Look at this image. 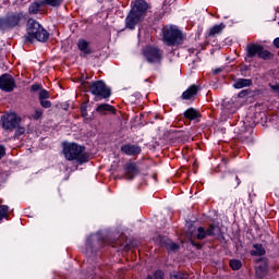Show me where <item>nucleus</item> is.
<instances>
[{
  "mask_svg": "<svg viewBox=\"0 0 279 279\" xmlns=\"http://www.w3.org/2000/svg\"><path fill=\"white\" fill-rule=\"evenodd\" d=\"M63 156L65 160H75L77 165H84L89 160L88 153H86V147L77 143L63 144Z\"/></svg>",
  "mask_w": 279,
  "mask_h": 279,
  "instance_id": "obj_1",
  "label": "nucleus"
},
{
  "mask_svg": "<svg viewBox=\"0 0 279 279\" xmlns=\"http://www.w3.org/2000/svg\"><path fill=\"white\" fill-rule=\"evenodd\" d=\"M147 10H149V4H147L145 0H136L134 2V7L125 19L128 29H134L136 25L143 21V16H145Z\"/></svg>",
  "mask_w": 279,
  "mask_h": 279,
  "instance_id": "obj_2",
  "label": "nucleus"
},
{
  "mask_svg": "<svg viewBox=\"0 0 279 279\" xmlns=\"http://www.w3.org/2000/svg\"><path fill=\"white\" fill-rule=\"evenodd\" d=\"M27 36L25 37L26 43H34V40H38L39 43H47L49 39V33L38 21L34 19H29L27 21L26 27Z\"/></svg>",
  "mask_w": 279,
  "mask_h": 279,
  "instance_id": "obj_3",
  "label": "nucleus"
},
{
  "mask_svg": "<svg viewBox=\"0 0 279 279\" xmlns=\"http://www.w3.org/2000/svg\"><path fill=\"white\" fill-rule=\"evenodd\" d=\"M239 108H241V98L239 96L223 99L220 113L221 121L232 119V114H234Z\"/></svg>",
  "mask_w": 279,
  "mask_h": 279,
  "instance_id": "obj_4",
  "label": "nucleus"
},
{
  "mask_svg": "<svg viewBox=\"0 0 279 279\" xmlns=\"http://www.w3.org/2000/svg\"><path fill=\"white\" fill-rule=\"evenodd\" d=\"M162 34L163 43H166L168 47H175V45L182 43V32H180L177 26H166Z\"/></svg>",
  "mask_w": 279,
  "mask_h": 279,
  "instance_id": "obj_5",
  "label": "nucleus"
},
{
  "mask_svg": "<svg viewBox=\"0 0 279 279\" xmlns=\"http://www.w3.org/2000/svg\"><path fill=\"white\" fill-rule=\"evenodd\" d=\"M23 21V13H9L5 17H0V32L19 27Z\"/></svg>",
  "mask_w": 279,
  "mask_h": 279,
  "instance_id": "obj_6",
  "label": "nucleus"
},
{
  "mask_svg": "<svg viewBox=\"0 0 279 279\" xmlns=\"http://www.w3.org/2000/svg\"><path fill=\"white\" fill-rule=\"evenodd\" d=\"M143 56L149 64H160L162 62V58H165L162 50L155 46H147L144 48Z\"/></svg>",
  "mask_w": 279,
  "mask_h": 279,
  "instance_id": "obj_7",
  "label": "nucleus"
},
{
  "mask_svg": "<svg viewBox=\"0 0 279 279\" xmlns=\"http://www.w3.org/2000/svg\"><path fill=\"white\" fill-rule=\"evenodd\" d=\"M89 90L95 97H100V99H108L112 95L110 87H107L104 81L92 83Z\"/></svg>",
  "mask_w": 279,
  "mask_h": 279,
  "instance_id": "obj_8",
  "label": "nucleus"
},
{
  "mask_svg": "<svg viewBox=\"0 0 279 279\" xmlns=\"http://www.w3.org/2000/svg\"><path fill=\"white\" fill-rule=\"evenodd\" d=\"M1 123L3 130H9V132H12V130H16V126L21 123V118H19L16 113H7L2 116Z\"/></svg>",
  "mask_w": 279,
  "mask_h": 279,
  "instance_id": "obj_9",
  "label": "nucleus"
},
{
  "mask_svg": "<svg viewBox=\"0 0 279 279\" xmlns=\"http://www.w3.org/2000/svg\"><path fill=\"white\" fill-rule=\"evenodd\" d=\"M219 232V227L215 225L209 226L208 229L198 227L196 230V239H198V241H203V239H206L207 236H217Z\"/></svg>",
  "mask_w": 279,
  "mask_h": 279,
  "instance_id": "obj_10",
  "label": "nucleus"
},
{
  "mask_svg": "<svg viewBox=\"0 0 279 279\" xmlns=\"http://www.w3.org/2000/svg\"><path fill=\"white\" fill-rule=\"evenodd\" d=\"M0 88L4 93H12L16 88V81L10 74H2L0 76Z\"/></svg>",
  "mask_w": 279,
  "mask_h": 279,
  "instance_id": "obj_11",
  "label": "nucleus"
},
{
  "mask_svg": "<svg viewBox=\"0 0 279 279\" xmlns=\"http://www.w3.org/2000/svg\"><path fill=\"white\" fill-rule=\"evenodd\" d=\"M260 45L258 44H248L246 46V56L244 58L245 62H252V58H255V56H259L260 51Z\"/></svg>",
  "mask_w": 279,
  "mask_h": 279,
  "instance_id": "obj_12",
  "label": "nucleus"
},
{
  "mask_svg": "<svg viewBox=\"0 0 279 279\" xmlns=\"http://www.w3.org/2000/svg\"><path fill=\"white\" fill-rule=\"evenodd\" d=\"M138 173H141V170L135 162H130L125 165L124 174L128 180H134V178H136Z\"/></svg>",
  "mask_w": 279,
  "mask_h": 279,
  "instance_id": "obj_13",
  "label": "nucleus"
},
{
  "mask_svg": "<svg viewBox=\"0 0 279 279\" xmlns=\"http://www.w3.org/2000/svg\"><path fill=\"white\" fill-rule=\"evenodd\" d=\"M121 151L122 154H125V156H138L142 149L138 145L124 144L121 146Z\"/></svg>",
  "mask_w": 279,
  "mask_h": 279,
  "instance_id": "obj_14",
  "label": "nucleus"
},
{
  "mask_svg": "<svg viewBox=\"0 0 279 279\" xmlns=\"http://www.w3.org/2000/svg\"><path fill=\"white\" fill-rule=\"evenodd\" d=\"M77 47L78 50L82 52L81 56H83V58H86V56H90V53H93L90 43L86 41V39H78Z\"/></svg>",
  "mask_w": 279,
  "mask_h": 279,
  "instance_id": "obj_15",
  "label": "nucleus"
},
{
  "mask_svg": "<svg viewBox=\"0 0 279 279\" xmlns=\"http://www.w3.org/2000/svg\"><path fill=\"white\" fill-rule=\"evenodd\" d=\"M252 86V80L250 78H238L233 83V88L240 90L241 88H247Z\"/></svg>",
  "mask_w": 279,
  "mask_h": 279,
  "instance_id": "obj_16",
  "label": "nucleus"
},
{
  "mask_svg": "<svg viewBox=\"0 0 279 279\" xmlns=\"http://www.w3.org/2000/svg\"><path fill=\"white\" fill-rule=\"evenodd\" d=\"M197 86L192 85L190 88H187L185 92H183L182 94V99L184 100H189V99H193V97H195V95H197Z\"/></svg>",
  "mask_w": 279,
  "mask_h": 279,
  "instance_id": "obj_17",
  "label": "nucleus"
},
{
  "mask_svg": "<svg viewBox=\"0 0 279 279\" xmlns=\"http://www.w3.org/2000/svg\"><path fill=\"white\" fill-rule=\"evenodd\" d=\"M96 111L100 114H106V112H112V114H114V112H117V109L111 105L101 104L96 108Z\"/></svg>",
  "mask_w": 279,
  "mask_h": 279,
  "instance_id": "obj_18",
  "label": "nucleus"
},
{
  "mask_svg": "<svg viewBox=\"0 0 279 279\" xmlns=\"http://www.w3.org/2000/svg\"><path fill=\"white\" fill-rule=\"evenodd\" d=\"M255 274L257 278H265V276H267V262H262L256 266Z\"/></svg>",
  "mask_w": 279,
  "mask_h": 279,
  "instance_id": "obj_19",
  "label": "nucleus"
},
{
  "mask_svg": "<svg viewBox=\"0 0 279 279\" xmlns=\"http://www.w3.org/2000/svg\"><path fill=\"white\" fill-rule=\"evenodd\" d=\"M43 5H45L43 0L38 1V2H33L28 8L29 14H38V12H40V8H43Z\"/></svg>",
  "mask_w": 279,
  "mask_h": 279,
  "instance_id": "obj_20",
  "label": "nucleus"
},
{
  "mask_svg": "<svg viewBox=\"0 0 279 279\" xmlns=\"http://www.w3.org/2000/svg\"><path fill=\"white\" fill-rule=\"evenodd\" d=\"M184 117H185V119H190V121H195V119H197V117H199V112L194 108H189L184 112Z\"/></svg>",
  "mask_w": 279,
  "mask_h": 279,
  "instance_id": "obj_21",
  "label": "nucleus"
},
{
  "mask_svg": "<svg viewBox=\"0 0 279 279\" xmlns=\"http://www.w3.org/2000/svg\"><path fill=\"white\" fill-rule=\"evenodd\" d=\"M254 250L251 251L252 256H265V247L262 244H254Z\"/></svg>",
  "mask_w": 279,
  "mask_h": 279,
  "instance_id": "obj_22",
  "label": "nucleus"
},
{
  "mask_svg": "<svg viewBox=\"0 0 279 279\" xmlns=\"http://www.w3.org/2000/svg\"><path fill=\"white\" fill-rule=\"evenodd\" d=\"M223 29H226V25L217 24L209 29L208 36H217V34H221Z\"/></svg>",
  "mask_w": 279,
  "mask_h": 279,
  "instance_id": "obj_23",
  "label": "nucleus"
},
{
  "mask_svg": "<svg viewBox=\"0 0 279 279\" xmlns=\"http://www.w3.org/2000/svg\"><path fill=\"white\" fill-rule=\"evenodd\" d=\"M257 58H260L262 60H271V58H274V54L269 50H266L263 46H260L259 54Z\"/></svg>",
  "mask_w": 279,
  "mask_h": 279,
  "instance_id": "obj_24",
  "label": "nucleus"
},
{
  "mask_svg": "<svg viewBox=\"0 0 279 279\" xmlns=\"http://www.w3.org/2000/svg\"><path fill=\"white\" fill-rule=\"evenodd\" d=\"M44 5H50V8H60L64 0H41Z\"/></svg>",
  "mask_w": 279,
  "mask_h": 279,
  "instance_id": "obj_25",
  "label": "nucleus"
},
{
  "mask_svg": "<svg viewBox=\"0 0 279 279\" xmlns=\"http://www.w3.org/2000/svg\"><path fill=\"white\" fill-rule=\"evenodd\" d=\"M229 265H230L231 269H233V271H238V269L243 267V264L239 259H231L229 262Z\"/></svg>",
  "mask_w": 279,
  "mask_h": 279,
  "instance_id": "obj_26",
  "label": "nucleus"
},
{
  "mask_svg": "<svg viewBox=\"0 0 279 279\" xmlns=\"http://www.w3.org/2000/svg\"><path fill=\"white\" fill-rule=\"evenodd\" d=\"M45 113V111L40 108H36L34 113L32 114V119H34V121H39V119H43V114Z\"/></svg>",
  "mask_w": 279,
  "mask_h": 279,
  "instance_id": "obj_27",
  "label": "nucleus"
},
{
  "mask_svg": "<svg viewBox=\"0 0 279 279\" xmlns=\"http://www.w3.org/2000/svg\"><path fill=\"white\" fill-rule=\"evenodd\" d=\"M189 278V274H183V272H173L170 276V279H186Z\"/></svg>",
  "mask_w": 279,
  "mask_h": 279,
  "instance_id": "obj_28",
  "label": "nucleus"
},
{
  "mask_svg": "<svg viewBox=\"0 0 279 279\" xmlns=\"http://www.w3.org/2000/svg\"><path fill=\"white\" fill-rule=\"evenodd\" d=\"M45 99H49V92L46 89H40L39 92V101H43Z\"/></svg>",
  "mask_w": 279,
  "mask_h": 279,
  "instance_id": "obj_29",
  "label": "nucleus"
},
{
  "mask_svg": "<svg viewBox=\"0 0 279 279\" xmlns=\"http://www.w3.org/2000/svg\"><path fill=\"white\" fill-rule=\"evenodd\" d=\"M8 205L0 206V217L3 219V217H8Z\"/></svg>",
  "mask_w": 279,
  "mask_h": 279,
  "instance_id": "obj_30",
  "label": "nucleus"
},
{
  "mask_svg": "<svg viewBox=\"0 0 279 279\" xmlns=\"http://www.w3.org/2000/svg\"><path fill=\"white\" fill-rule=\"evenodd\" d=\"M168 250H170V252H177V250H180V246L175 244V242H171L168 244Z\"/></svg>",
  "mask_w": 279,
  "mask_h": 279,
  "instance_id": "obj_31",
  "label": "nucleus"
},
{
  "mask_svg": "<svg viewBox=\"0 0 279 279\" xmlns=\"http://www.w3.org/2000/svg\"><path fill=\"white\" fill-rule=\"evenodd\" d=\"M32 93H38V90H43V85L40 84H34L31 87Z\"/></svg>",
  "mask_w": 279,
  "mask_h": 279,
  "instance_id": "obj_32",
  "label": "nucleus"
},
{
  "mask_svg": "<svg viewBox=\"0 0 279 279\" xmlns=\"http://www.w3.org/2000/svg\"><path fill=\"white\" fill-rule=\"evenodd\" d=\"M41 108H51V101L45 99V100H39Z\"/></svg>",
  "mask_w": 279,
  "mask_h": 279,
  "instance_id": "obj_33",
  "label": "nucleus"
},
{
  "mask_svg": "<svg viewBox=\"0 0 279 279\" xmlns=\"http://www.w3.org/2000/svg\"><path fill=\"white\" fill-rule=\"evenodd\" d=\"M146 279H162V271L157 270L154 275V278H151V276H148Z\"/></svg>",
  "mask_w": 279,
  "mask_h": 279,
  "instance_id": "obj_34",
  "label": "nucleus"
},
{
  "mask_svg": "<svg viewBox=\"0 0 279 279\" xmlns=\"http://www.w3.org/2000/svg\"><path fill=\"white\" fill-rule=\"evenodd\" d=\"M23 134H25V128L23 126L17 128L15 131V136H23Z\"/></svg>",
  "mask_w": 279,
  "mask_h": 279,
  "instance_id": "obj_35",
  "label": "nucleus"
},
{
  "mask_svg": "<svg viewBox=\"0 0 279 279\" xmlns=\"http://www.w3.org/2000/svg\"><path fill=\"white\" fill-rule=\"evenodd\" d=\"M90 241H99V233L90 235V238L87 240V245H90Z\"/></svg>",
  "mask_w": 279,
  "mask_h": 279,
  "instance_id": "obj_36",
  "label": "nucleus"
},
{
  "mask_svg": "<svg viewBox=\"0 0 279 279\" xmlns=\"http://www.w3.org/2000/svg\"><path fill=\"white\" fill-rule=\"evenodd\" d=\"M5 156V146L0 145V160Z\"/></svg>",
  "mask_w": 279,
  "mask_h": 279,
  "instance_id": "obj_37",
  "label": "nucleus"
},
{
  "mask_svg": "<svg viewBox=\"0 0 279 279\" xmlns=\"http://www.w3.org/2000/svg\"><path fill=\"white\" fill-rule=\"evenodd\" d=\"M223 71V68H217L216 70H214V75H219V73H221Z\"/></svg>",
  "mask_w": 279,
  "mask_h": 279,
  "instance_id": "obj_38",
  "label": "nucleus"
},
{
  "mask_svg": "<svg viewBox=\"0 0 279 279\" xmlns=\"http://www.w3.org/2000/svg\"><path fill=\"white\" fill-rule=\"evenodd\" d=\"M274 45L277 47V49H279V37L275 38Z\"/></svg>",
  "mask_w": 279,
  "mask_h": 279,
  "instance_id": "obj_39",
  "label": "nucleus"
},
{
  "mask_svg": "<svg viewBox=\"0 0 279 279\" xmlns=\"http://www.w3.org/2000/svg\"><path fill=\"white\" fill-rule=\"evenodd\" d=\"M235 180H236V183L234 184V187L236 189V186H239V184H241V180L239 179L238 175H235Z\"/></svg>",
  "mask_w": 279,
  "mask_h": 279,
  "instance_id": "obj_40",
  "label": "nucleus"
},
{
  "mask_svg": "<svg viewBox=\"0 0 279 279\" xmlns=\"http://www.w3.org/2000/svg\"><path fill=\"white\" fill-rule=\"evenodd\" d=\"M1 219H3V218H1V216H0V221H1Z\"/></svg>",
  "mask_w": 279,
  "mask_h": 279,
  "instance_id": "obj_41",
  "label": "nucleus"
}]
</instances>
